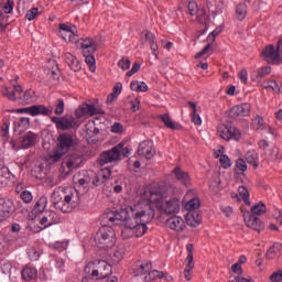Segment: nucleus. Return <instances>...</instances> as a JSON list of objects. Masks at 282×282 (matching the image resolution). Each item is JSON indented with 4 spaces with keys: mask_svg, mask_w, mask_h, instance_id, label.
<instances>
[{
    "mask_svg": "<svg viewBox=\"0 0 282 282\" xmlns=\"http://www.w3.org/2000/svg\"><path fill=\"white\" fill-rule=\"evenodd\" d=\"M155 218V209L151 203H138L119 212L107 210L100 216L101 228H111L118 226L120 221H124L126 228L121 231L123 239H129L128 232H133L135 237H144L147 235V224H151Z\"/></svg>",
    "mask_w": 282,
    "mask_h": 282,
    "instance_id": "f257e3e1",
    "label": "nucleus"
},
{
    "mask_svg": "<svg viewBox=\"0 0 282 282\" xmlns=\"http://www.w3.org/2000/svg\"><path fill=\"white\" fill-rule=\"evenodd\" d=\"M51 202L61 213H72L80 206V193L72 187H56L51 196Z\"/></svg>",
    "mask_w": 282,
    "mask_h": 282,
    "instance_id": "f03ea898",
    "label": "nucleus"
},
{
    "mask_svg": "<svg viewBox=\"0 0 282 282\" xmlns=\"http://www.w3.org/2000/svg\"><path fill=\"white\" fill-rule=\"evenodd\" d=\"M150 204H154L158 210H161L164 215H177L180 213V198L169 196V189H152L150 192Z\"/></svg>",
    "mask_w": 282,
    "mask_h": 282,
    "instance_id": "7ed1b4c3",
    "label": "nucleus"
},
{
    "mask_svg": "<svg viewBox=\"0 0 282 282\" xmlns=\"http://www.w3.org/2000/svg\"><path fill=\"white\" fill-rule=\"evenodd\" d=\"M84 271L86 274H90L93 281H101V279H107V276L111 275L112 268L105 260H96L88 262Z\"/></svg>",
    "mask_w": 282,
    "mask_h": 282,
    "instance_id": "20e7f679",
    "label": "nucleus"
},
{
    "mask_svg": "<svg viewBox=\"0 0 282 282\" xmlns=\"http://www.w3.org/2000/svg\"><path fill=\"white\" fill-rule=\"evenodd\" d=\"M95 243L101 250H109L116 246V232L111 227H101L95 235Z\"/></svg>",
    "mask_w": 282,
    "mask_h": 282,
    "instance_id": "39448f33",
    "label": "nucleus"
},
{
    "mask_svg": "<svg viewBox=\"0 0 282 282\" xmlns=\"http://www.w3.org/2000/svg\"><path fill=\"white\" fill-rule=\"evenodd\" d=\"M80 47L83 51V56L85 57V63L88 65L90 72H96V50H98V44L91 37L82 40Z\"/></svg>",
    "mask_w": 282,
    "mask_h": 282,
    "instance_id": "423d86ee",
    "label": "nucleus"
},
{
    "mask_svg": "<svg viewBox=\"0 0 282 282\" xmlns=\"http://www.w3.org/2000/svg\"><path fill=\"white\" fill-rule=\"evenodd\" d=\"M124 144L119 143L108 151H104L97 162L100 166H105V164H111L113 162H119L121 155H126L129 153V149H123Z\"/></svg>",
    "mask_w": 282,
    "mask_h": 282,
    "instance_id": "0eeeda50",
    "label": "nucleus"
},
{
    "mask_svg": "<svg viewBox=\"0 0 282 282\" xmlns=\"http://www.w3.org/2000/svg\"><path fill=\"white\" fill-rule=\"evenodd\" d=\"M153 265L151 262H142V261H137L134 263V276H142V274H147L144 276L145 282H151L155 281V279H164V272L158 271V270H152Z\"/></svg>",
    "mask_w": 282,
    "mask_h": 282,
    "instance_id": "6e6552de",
    "label": "nucleus"
},
{
    "mask_svg": "<svg viewBox=\"0 0 282 282\" xmlns=\"http://www.w3.org/2000/svg\"><path fill=\"white\" fill-rule=\"evenodd\" d=\"M63 169H67L66 175L76 171V169H80L83 166V155L78 153H72L66 155L62 162Z\"/></svg>",
    "mask_w": 282,
    "mask_h": 282,
    "instance_id": "1a4fd4ad",
    "label": "nucleus"
},
{
    "mask_svg": "<svg viewBox=\"0 0 282 282\" xmlns=\"http://www.w3.org/2000/svg\"><path fill=\"white\" fill-rule=\"evenodd\" d=\"M217 134L223 140H226V142H228V140H232V138L234 140H241V131H239V129L224 123L218 124Z\"/></svg>",
    "mask_w": 282,
    "mask_h": 282,
    "instance_id": "9d476101",
    "label": "nucleus"
},
{
    "mask_svg": "<svg viewBox=\"0 0 282 282\" xmlns=\"http://www.w3.org/2000/svg\"><path fill=\"white\" fill-rule=\"evenodd\" d=\"M76 147L74 133L63 132L57 137L56 148L64 153H69V150Z\"/></svg>",
    "mask_w": 282,
    "mask_h": 282,
    "instance_id": "9b49d317",
    "label": "nucleus"
},
{
    "mask_svg": "<svg viewBox=\"0 0 282 282\" xmlns=\"http://www.w3.org/2000/svg\"><path fill=\"white\" fill-rule=\"evenodd\" d=\"M51 121L59 131H69L76 127V119L74 117H52Z\"/></svg>",
    "mask_w": 282,
    "mask_h": 282,
    "instance_id": "f8f14e48",
    "label": "nucleus"
},
{
    "mask_svg": "<svg viewBox=\"0 0 282 282\" xmlns=\"http://www.w3.org/2000/svg\"><path fill=\"white\" fill-rule=\"evenodd\" d=\"M19 113H29V116H52L54 110L48 109L45 105H34L18 110Z\"/></svg>",
    "mask_w": 282,
    "mask_h": 282,
    "instance_id": "ddd939ff",
    "label": "nucleus"
},
{
    "mask_svg": "<svg viewBox=\"0 0 282 282\" xmlns=\"http://www.w3.org/2000/svg\"><path fill=\"white\" fill-rule=\"evenodd\" d=\"M105 116V110L96 108L91 104H83L75 111L76 118H83V116Z\"/></svg>",
    "mask_w": 282,
    "mask_h": 282,
    "instance_id": "4468645a",
    "label": "nucleus"
},
{
    "mask_svg": "<svg viewBox=\"0 0 282 282\" xmlns=\"http://www.w3.org/2000/svg\"><path fill=\"white\" fill-rule=\"evenodd\" d=\"M14 212V202L10 198H0V221H6Z\"/></svg>",
    "mask_w": 282,
    "mask_h": 282,
    "instance_id": "2eb2a0df",
    "label": "nucleus"
},
{
    "mask_svg": "<svg viewBox=\"0 0 282 282\" xmlns=\"http://www.w3.org/2000/svg\"><path fill=\"white\" fill-rule=\"evenodd\" d=\"M138 154L140 158H145V160H151L155 155V148H153V141H142L138 148Z\"/></svg>",
    "mask_w": 282,
    "mask_h": 282,
    "instance_id": "dca6fc26",
    "label": "nucleus"
},
{
    "mask_svg": "<svg viewBox=\"0 0 282 282\" xmlns=\"http://www.w3.org/2000/svg\"><path fill=\"white\" fill-rule=\"evenodd\" d=\"M262 55L270 65H279V63H281V55H279V51L274 50V45L267 46L262 51Z\"/></svg>",
    "mask_w": 282,
    "mask_h": 282,
    "instance_id": "f3484780",
    "label": "nucleus"
},
{
    "mask_svg": "<svg viewBox=\"0 0 282 282\" xmlns=\"http://www.w3.org/2000/svg\"><path fill=\"white\" fill-rule=\"evenodd\" d=\"M166 228H170L171 230H175V232H182L184 228H186V224L184 223V219L180 216H172L165 221Z\"/></svg>",
    "mask_w": 282,
    "mask_h": 282,
    "instance_id": "a211bd4d",
    "label": "nucleus"
},
{
    "mask_svg": "<svg viewBox=\"0 0 282 282\" xmlns=\"http://www.w3.org/2000/svg\"><path fill=\"white\" fill-rule=\"evenodd\" d=\"M245 217V224L248 226V228H252V230H257V232H261L265 228L263 225V221L259 219V217L254 215H243Z\"/></svg>",
    "mask_w": 282,
    "mask_h": 282,
    "instance_id": "6ab92c4d",
    "label": "nucleus"
},
{
    "mask_svg": "<svg viewBox=\"0 0 282 282\" xmlns=\"http://www.w3.org/2000/svg\"><path fill=\"white\" fill-rule=\"evenodd\" d=\"M111 177V169L109 167H102L97 172L95 177L93 178V185L94 186H102L107 180Z\"/></svg>",
    "mask_w": 282,
    "mask_h": 282,
    "instance_id": "aec40b11",
    "label": "nucleus"
},
{
    "mask_svg": "<svg viewBox=\"0 0 282 282\" xmlns=\"http://www.w3.org/2000/svg\"><path fill=\"white\" fill-rule=\"evenodd\" d=\"M221 30H214L208 36H207V41L209 42L200 52H198L195 55V58H202V56H206V54H208V52H210V50H213V44L215 39H217V36H219Z\"/></svg>",
    "mask_w": 282,
    "mask_h": 282,
    "instance_id": "412c9836",
    "label": "nucleus"
},
{
    "mask_svg": "<svg viewBox=\"0 0 282 282\" xmlns=\"http://www.w3.org/2000/svg\"><path fill=\"white\" fill-rule=\"evenodd\" d=\"M39 142V134L30 131L21 138V149H30Z\"/></svg>",
    "mask_w": 282,
    "mask_h": 282,
    "instance_id": "4be33fe9",
    "label": "nucleus"
},
{
    "mask_svg": "<svg viewBox=\"0 0 282 282\" xmlns=\"http://www.w3.org/2000/svg\"><path fill=\"white\" fill-rule=\"evenodd\" d=\"M172 175H174L175 180L183 184V186H191V175H188V172H184L182 167L176 166L172 171Z\"/></svg>",
    "mask_w": 282,
    "mask_h": 282,
    "instance_id": "5701e85b",
    "label": "nucleus"
},
{
    "mask_svg": "<svg viewBox=\"0 0 282 282\" xmlns=\"http://www.w3.org/2000/svg\"><path fill=\"white\" fill-rule=\"evenodd\" d=\"M145 41H148L150 45V50L152 51L153 56L155 58L160 57L159 46H158V39L155 37V34L151 33V31L145 32Z\"/></svg>",
    "mask_w": 282,
    "mask_h": 282,
    "instance_id": "b1692460",
    "label": "nucleus"
},
{
    "mask_svg": "<svg viewBox=\"0 0 282 282\" xmlns=\"http://www.w3.org/2000/svg\"><path fill=\"white\" fill-rule=\"evenodd\" d=\"M63 59L70 67L73 72H80V61L78 57L72 55V53H65Z\"/></svg>",
    "mask_w": 282,
    "mask_h": 282,
    "instance_id": "393cba45",
    "label": "nucleus"
},
{
    "mask_svg": "<svg viewBox=\"0 0 282 282\" xmlns=\"http://www.w3.org/2000/svg\"><path fill=\"white\" fill-rule=\"evenodd\" d=\"M10 169L6 166V162L0 159V184L2 186H8V182H10Z\"/></svg>",
    "mask_w": 282,
    "mask_h": 282,
    "instance_id": "a878e982",
    "label": "nucleus"
},
{
    "mask_svg": "<svg viewBox=\"0 0 282 282\" xmlns=\"http://www.w3.org/2000/svg\"><path fill=\"white\" fill-rule=\"evenodd\" d=\"M13 127L17 133H23V131H28V129H30V118H20L19 120L13 122Z\"/></svg>",
    "mask_w": 282,
    "mask_h": 282,
    "instance_id": "bb28decb",
    "label": "nucleus"
},
{
    "mask_svg": "<svg viewBox=\"0 0 282 282\" xmlns=\"http://www.w3.org/2000/svg\"><path fill=\"white\" fill-rule=\"evenodd\" d=\"M234 116H250V104L237 105L231 108Z\"/></svg>",
    "mask_w": 282,
    "mask_h": 282,
    "instance_id": "cd10ccee",
    "label": "nucleus"
},
{
    "mask_svg": "<svg viewBox=\"0 0 282 282\" xmlns=\"http://www.w3.org/2000/svg\"><path fill=\"white\" fill-rule=\"evenodd\" d=\"M267 212H268V208L265 207V204L263 202H260V203L253 205L251 207V214H250V212H248L247 215H253L254 217H257V216L261 217V215H265Z\"/></svg>",
    "mask_w": 282,
    "mask_h": 282,
    "instance_id": "c85d7f7f",
    "label": "nucleus"
},
{
    "mask_svg": "<svg viewBox=\"0 0 282 282\" xmlns=\"http://www.w3.org/2000/svg\"><path fill=\"white\" fill-rule=\"evenodd\" d=\"M63 155H65V152L61 151V149L55 147L53 152L48 154V164H56V162H61V160H63Z\"/></svg>",
    "mask_w": 282,
    "mask_h": 282,
    "instance_id": "c756f323",
    "label": "nucleus"
},
{
    "mask_svg": "<svg viewBox=\"0 0 282 282\" xmlns=\"http://www.w3.org/2000/svg\"><path fill=\"white\" fill-rule=\"evenodd\" d=\"M37 271L32 267H26L22 270V279L24 281H34L36 279Z\"/></svg>",
    "mask_w": 282,
    "mask_h": 282,
    "instance_id": "7c9ffc66",
    "label": "nucleus"
},
{
    "mask_svg": "<svg viewBox=\"0 0 282 282\" xmlns=\"http://www.w3.org/2000/svg\"><path fill=\"white\" fill-rule=\"evenodd\" d=\"M282 245L280 242H274L272 247L267 251L265 258L272 260L276 257V254L281 253Z\"/></svg>",
    "mask_w": 282,
    "mask_h": 282,
    "instance_id": "2f4dec72",
    "label": "nucleus"
},
{
    "mask_svg": "<svg viewBox=\"0 0 282 282\" xmlns=\"http://www.w3.org/2000/svg\"><path fill=\"white\" fill-rule=\"evenodd\" d=\"M160 119L162 120L163 124H165L166 129H172L174 131L180 129V124L174 123L169 113L161 115Z\"/></svg>",
    "mask_w": 282,
    "mask_h": 282,
    "instance_id": "473e14b6",
    "label": "nucleus"
},
{
    "mask_svg": "<svg viewBox=\"0 0 282 282\" xmlns=\"http://www.w3.org/2000/svg\"><path fill=\"white\" fill-rule=\"evenodd\" d=\"M247 14L248 6H246V3H239L238 6H236V19H238V21H243Z\"/></svg>",
    "mask_w": 282,
    "mask_h": 282,
    "instance_id": "72a5a7b5",
    "label": "nucleus"
},
{
    "mask_svg": "<svg viewBox=\"0 0 282 282\" xmlns=\"http://www.w3.org/2000/svg\"><path fill=\"white\" fill-rule=\"evenodd\" d=\"M246 161L248 162V164H252L253 169L259 167V154H257V152L248 151L246 153Z\"/></svg>",
    "mask_w": 282,
    "mask_h": 282,
    "instance_id": "f704fd0d",
    "label": "nucleus"
},
{
    "mask_svg": "<svg viewBox=\"0 0 282 282\" xmlns=\"http://www.w3.org/2000/svg\"><path fill=\"white\" fill-rule=\"evenodd\" d=\"M45 208H47V197L42 196L39 198V200L35 203L34 212L36 215L44 213Z\"/></svg>",
    "mask_w": 282,
    "mask_h": 282,
    "instance_id": "c9c22d12",
    "label": "nucleus"
},
{
    "mask_svg": "<svg viewBox=\"0 0 282 282\" xmlns=\"http://www.w3.org/2000/svg\"><path fill=\"white\" fill-rule=\"evenodd\" d=\"M271 72H272V67L270 66L261 67L257 70V75H256V78H253V80H256V83H261V79L270 75Z\"/></svg>",
    "mask_w": 282,
    "mask_h": 282,
    "instance_id": "e433bc0d",
    "label": "nucleus"
},
{
    "mask_svg": "<svg viewBox=\"0 0 282 282\" xmlns=\"http://www.w3.org/2000/svg\"><path fill=\"white\" fill-rule=\"evenodd\" d=\"M1 95L4 96V98H8V100H11L12 102H17V93H14V90H10V87L3 86L1 88Z\"/></svg>",
    "mask_w": 282,
    "mask_h": 282,
    "instance_id": "4c0bfd02",
    "label": "nucleus"
},
{
    "mask_svg": "<svg viewBox=\"0 0 282 282\" xmlns=\"http://www.w3.org/2000/svg\"><path fill=\"white\" fill-rule=\"evenodd\" d=\"M238 192L246 206H250V192L248 191V187L240 186Z\"/></svg>",
    "mask_w": 282,
    "mask_h": 282,
    "instance_id": "58836bf2",
    "label": "nucleus"
},
{
    "mask_svg": "<svg viewBox=\"0 0 282 282\" xmlns=\"http://www.w3.org/2000/svg\"><path fill=\"white\" fill-rule=\"evenodd\" d=\"M46 217L48 219V226H54L55 224H61V216L56 212H47Z\"/></svg>",
    "mask_w": 282,
    "mask_h": 282,
    "instance_id": "ea45409f",
    "label": "nucleus"
},
{
    "mask_svg": "<svg viewBox=\"0 0 282 282\" xmlns=\"http://www.w3.org/2000/svg\"><path fill=\"white\" fill-rule=\"evenodd\" d=\"M208 13H206L205 9H198L196 13V19L198 23H202L203 25L208 22Z\"/></svg>",
    "mask_w": 282,
    "mask_h": 282,
    "instance_id": "a19ab883",
    "label": "nucleus"
},
{
    "mask_svg": "<svg viewBox=\"0 0 282 282\" xmlns=\"http://www.w3.org/2000/svg\"><path fill=\"white\" fill-rule=\"evenodd\" d=\"M54 113L55 116H63L65 113V100L61 98L56 100Z\"/></svg>",
    "mask_w": 282,
    "mask_h": 282,
    "instance_id": "79ce46f5",
    "label": "nucleus"
},
{
    "mask_svg": "<svg viewBox=\"0 0 282 282\" xmlns=\"http://www.w3.org/2000/svg\"><path fill=\"white\" fill-rule=\"evenodd\" d=\"M199 208V198H192L185 204V210H197Z\"/></svg>",
    "mask_w": 282,
    "mask_h": 282,
    "instance_id": "37998d69",
    "label": "nucleus"
},
{
    "mask_svg": "<svg viewBox=\"0 0 282 282\" xmlns=\"http://www.w3.org/2000/svg\"><path fill=\"white\" fill-rule=\"evenodd\" d=\"M10 133V120L4 119L1 126V135L4 140H8V134Z\"/></svg>",
    "mask_w": 282,
    "mask_h": 282,
    "instance_id": "c03bdc74",
    "label": "nucleus"
},
{
    "mask_svg": "<svg viewBox=\"0 0 282 282\" xmlns=\"http://www.w3.org/2000/svg\"><path fill=\"white\" fill-rule=\"evenodd\" d=\"M21 100H22V102H25L26 105H30V102H32V100H34V90L28 89L23 94Z\"/></svg>",
    "mask_w": 282,
    "mask_h": 282,
    "instance_id": "a18cd8bd",
    "label": "nucleus"
},
{
    "mask_svg": "<svg viewBox=\"0 0 282 282\" xmlns=\"http://www.w3.org/2000/svg\"><path fill=\"white\" fill-rule=\"evenodd\" d=\"M20 199H22L24 204H30L32 199H34V196H32V192L25 189L21 192Z\"/></svg>",
    "mask_w": 282,
    "mask_h": 282,
    "instance_id": "49530a36",
    "label": "nucleus"
},
{
    "mask_svg": "<svg viewBox=\"0 0 282 282\" xmlns=\"http://www.w3.org/2000/svg\"><path fill=\"white\" fill-rule=\"evenodd\" d=\"M59 32L61 33H66L68 35V41H72V36H74V32L72 31V26L61 23L59 24Z\"/></svg>",
    "mask_w": 282,
    "mask_h": 282,
    "instance_id": "de8ad7c7",
    "label": "nucleus"
},
{
    "mask_svg": "<svg viewBox=\"0 0 282 282\" xmlns=\"http://www.w3.org/2000/svg\"><path fill=\"white\" fill-rule=\"evenodd\" d=\"M124 257V253L120 250H117L113 252V254L110 256L111 262L117 265L119 261H122Z\"/></svg>",
    "mask_w": 282,
    "mask_h": 282,
    "instance_id": "09e8293b",
    "label": "nucleus"
},
{
    "mask_svg": "<svg viewBox=\"0 0 282 282\" xmlns=\"http://www.w3.org/2000/svg\"><path fill=\"white\" fill-rule=\"evenodd\" d=\"M219 162L223 169H230V166H232V161H230V158H228L226 154L220 156Z\"/></svg>",
    "mask_w": 282,
    "mask_h": 282,
    "instance_id": "8fccbe9b",
    "label": "nucleus"
},
{
    "mask_svg": "<svg viewBox=\"0 0 282 282\" xmlns=\"http://www.w3.org/2000/svg\"><path fill=\"white\" fill-rule=\"evenodd\" d=\"M187 10L191 14V17H195L197 12L199 11V8L197 7V2L191 1L188 2Z\"/></svg>",
    "mask_w": 282,
    "mask_h": 282,
    "instance_id": "3c124183",
    "label": "nucleus"
},
{
    "mask_svg": "<svg viewBox=\"0 0 282 282\" xmlns=\"http://www.w3.org/2000/svg\"><path fill=\"white\" fill-rule=\"evenodd\" d=\"M26 19L28 21H34L36 17H39V8H32L26 12Z\"/></svg>",
    "mask_w": 282,
    "mask_h": 282,
    "instance_id": "603ef678",
    "label": "nucleus"
},
{
    "mask_svg": "<svg viewBox=\"0 0 282 282\" xmlns=\"http://www.w3.org/2000/svg\"><path fill=\"white\" fill-rule=\"evenodd\" d=\"M236 169H238V171H241L242 173H246V171H248V164H246V161L243 159H238L236 161Z\"/></svg>",
    "mask_w": 282,
    "mask_h": 282,
    "instance_id": "864d4df0",
    "label": "nucleus"
},
{
    "mask_svg": "<svg viewBox=\"0 0 282 282\" xmlns=\"http://www.w3.org/2000/svg\"><path fill=\"white\" fill-rule=\"evenodd\" d=\"M67 246H69V241H57L54 243L55 250H58L59 252H63V250H67Z\"/></svg>",
    "mask_w": 282,
    "mask_h": 282,
    "instance_id": "5fc2aeb1",
    "label": "nucleus"
},
{
    "mask_svg": "<svg viewBox=\"0 0 282 282\" xmlns=\"http://www.w3.org/2000/svg\"><path fill=\"white\" fill-rule=\"evenodd\" d=\"M118 66H119L120 68H122L123 72H127V69H129V67H131V61H129V58L122 57V58L118 62Z\"/></svg>",
    "mask_w": 282,
    "mask_h": 282,
    "instance_id": "6e6d98bb",
    "label": "nucleus"
},
{
    "mask_svg": "<svg viewBox=\"0 0 282 282\" xmlns=\"http://www.w3.org/2000/svg\"><path fill=\"white\" fill-rule=\"evenodd\" d=\"M269 280L271 282H281L282 281V270H278V271L273 272L270 275Z\"/></svg>",
    "mask_w": 282,
    "mask_h": 282,
    "instance_id": "4d7b16f0",
    "label": "nucleus"
},
{
    "mask_svg": "<svg viewBox=\"0 0 282 282\" xmlns=\"http://www.w3.org/2000/svg\"><path fill=\"white\" fill-rule=\"evenodd\" d=\"M48 74L51 75L52 80H61V69H58V66L50 70Z\"/></svg>",
    "mask_w": 282,
    "mask_h": 282,
    "instance_id": "13d9d810",
    "label": "nucleus"
},
{
    "mask_svg": "<svg viewBox=\"0 0 282 282\" xmlns=\"http://www.w3.org/2000/svg\"><path fill=\"white\" fill-rule=\"evenodd\" d=\"M8 250L7 238L2 234H0V254H3Z\"/></svg>",
    "mask_w": 282,
    "mask_h": 282,
    "instance_id": "bf43d9fd",
    "label": "nucleus"
},
{
    "mask_svg": "<svg viewBox=\"0 0 282 282\" xmlns=\"http://www.w3.org/2000/svg\"><path fill=\"white\" fill-rule=\"evenodd\" d=\"M111 133H124V128L122 127V123L115 122L111 127Z\"/></svg>",
    "mask_w": 282,
    "mask_h": 282,
    "instance_id": "052dcab7",
    "label": "nucleus"
},
{
    "mask_svg": "<svg viewBox=\"0 0 282 282\" xmlns=\"http://www.w3.org/2000/svg\"><path fill=\"white\" fill-rule=\"evenodd\" d=\"M28 256L31 261H39L40 254H39V251H36V249L34 248L29 249Z\"/></svg>",
    "mask_w": 282,
    "mask_h": 282,
    "instance_id": "680f3d73",
    "label": "nucleus"
},
{
    "mask_svg": "<svg viewBox=\"0 0 282 282\" xmlns=\"http://www.w3.org/2000/svg\"><path fill=\"white\" fill-rule=\"evenodd\" d=\"M193 243H188L186 246V250H187V257H186V261L187 263H189V268H191V262L193 263Z\"/></svg>",
    "mask_w": 282,
    "mask_h": 282,
    "instance_id": "e2e57ef3",
    "label": "nucleus"
},
{
    "mask_svg": "<svg viewBox=\"0 0 282 282\" xmlns=\"http://www.w3.org/2000/svg\"><path fill=\"white\" fill-rule=\"evenodd\" d=\"M6 14H11L12 10H14V1L8 0L3 7Z\"/></svg>",
    "mask_w": 282,
    "mask_h": 282,
    "instance_id": "0e129e2a",
    "label": "nucleus"
},
{
    "mask_svg": "<svg viewBox=\"0 0 282 282\" xmlns=\"http://www.w3.org/2000/svg\"><path fill=\"white\" fill-rule=\"evenodd\" d=\"M0 268L3 272V274H8V272H10V270H12V264H10L9 262H6V261H1Z\"/></svg>",
    "mask_w": 282,
    "mask_h": 282,
    "instance_id": "69168bd1",
    "label": "nucleus"
},
{
    "mask_svg": "<svg viewBox=\"0 0 282 282\" xmlns=\"http://www.w3.org/2000/svg\"><path fill=\"white\" fill-rule=\"evenodd\" d=\"M131 111L135 113V111H140V99L135 98L134 100L130 101Z\"/></svg>",
    "mask_w": 282,
    "mask_h": 282,
    "instance_id": "338daca9",
    "label": "nucleus"
},
{
    "mask_svg": "<svg viewBox=\"0 0 282 282\" xmlns=\"http://www.w3.org/2000/svg\"><path fill=\"white\" fill-rule=\"evenodd\" d=\"M271 89L275 94H282V84H279L276 82L271 83Z\"/></svg>",
    "mask_w": 282,
    "mask_h": 282,
    "instance_id": "774afa93",
    "label": "nucleus"
}]
</instances>
